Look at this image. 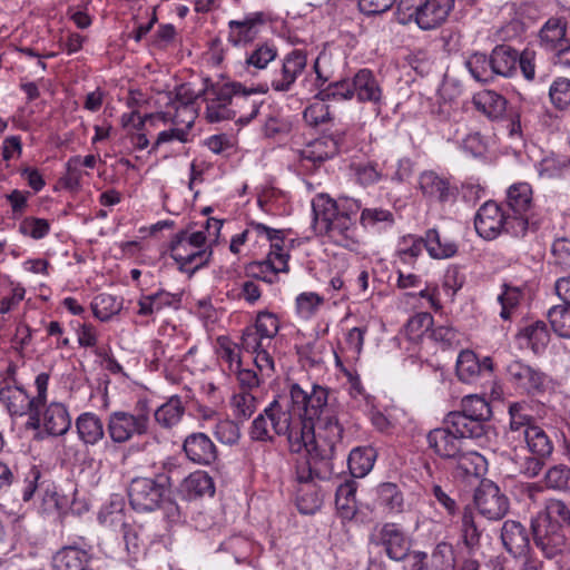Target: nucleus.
I'll return each mask as SVG.
<instances>
[{
  "label": "nucleus",
  "mask_w": 570,
  "mask_h": 570,
  "mask_svg": "<svg viewBox=\"0 0 570 570\" xmlns=\"http://www.w3.org/2000/svg\"><path fill=\"white\" fill-rule=\"evenodd\" d=\"M344 429L337 417V405L328 387L313 384L304 390L289 385L287 395L274 399L250 426V439L273 442L274 435H286L292 453L307 451L313 460H332L342 443Z\"/></svg>",
  "instance_id": "nucleus-1"
},
{
  "label": "nucleus",
  "mask_w": 570,
  "mask_h": 570,
  "mask_svg": "<svg viewBox=\"0 0 570 570\" xmlns=\"http://www.w3.org/2000/svg\"><path fill=\"white\" fill-rule=\"evenodd\" d=\"M314 227L334 244L353 249L360 244L356 224L357 214L363 227H374L381 223L392 226L395 222L391 210L381 207L364 208L358 199L341 196L336 199L321 194L312 203Z\"/></svg>",
  "instance_id": "nucleus-2"
},
{
  "label": "nucleus",
  "mask_w": 570,
  "mask_h": 570,
  "mask_svg": "<svg viewBox=\"0 0 570 570\" xmlns=\"http://www.w3.org/2000/svg\"><path fill=\"white\" fill-rule=\"evenodd\" d=\"M267 87L246 89L240 82H213L204 79V88L198 94L206 102L205 117L209 122L235 120L249 124L259 112L262 100L258 92H266Z\"/></svg>",
  "instance_id": "nucleus-3"
},
{
  "label": "nucleus",
  "mask_w": 570,
  "mask_h": 570,
  "mask_svg": "<svg viewBox=\"0 0 570 570\" xmlns=\"http://www.w3.org/2000/svg\"><path fill=\"white\" fill-rule=\"evenodd\" d=\"M281 328V320L277 314L267 309L256 314L253 324L242 332L243 351L254 355V363L262 375L269 377L275 370L272 353V342Z\"/></svg>",
  "instance_id": "nucleus-4"
},
{
  "label": "nucleus",
  "mask_w": 570,
  "mask_h": 570,
  "mask_svg": "<svg viewBox=\"0 0 570 570\" xmlns=\"http://www.w3.org/2000/svg\"><path fill=\"white\" fill-rule=\"evenodd\" d=\"M501 205L511 217L510 236L522 238L541 227L542 217L534 213L533 191L528 183L512 184Z\"/></svg>",
  "instance_id": "nucleus-5"
},
{
  "label": "nucleus",
  "mask_w": 570,
  "mask_h": 570,
  "mask_svg": "<svg viewBox=\"0 0 570 570\" xmlns=\"http://www.w3.org/2000/svg\"><path fill=\"white\" fill-rule=\"evenodd\" d=\"M206 240L207 235L204 230H180L173 237L169 245L170 257L178 264L180 272L191 276L208 265L213 250L206 245Z\"/></svg>",
  "instance_id": "nucleus-6"
},
{
  "label": "nucleus",
  "mask_w": 570,
  "mask_h": 570,
  "mask_svg": "<svg viewBox=\"0 0 570 570\" xmlns=\"http://www.w3.org/2000/svg\"><path fill=\"white\" fill-rule=\"evenodd\" d=\"M153 410L147 400H139L131 411H115L108 416L107 432L115 443H126L148 433Z\"/></svg>",
  "instance_id": "nucleus-7"
},
{
  "label": "nucleus",
  "mask_w": 570,
  "mask_h": 570,
  "mask_svg": "<svg viewBox=\"0 0 570 570\" xmlns=\"http://www.w3.org/2000/svg\"><path fill=\"white\" fill-rule=\"evenodd\" d=\"M170 478L158 474L155 478H134L128 488L131 508L138 512H153L169 501Z\"/></svg>",
  "instance_id": "nucleus-8"
},
{
  "label": "nucleus",
  "mask_w": 570,
  "mask_h": 570,
  "mask_svg": "<svg viewBox=\"0 0 570 570\" xmlns=\"http://www.w3.org/2000/svg\"><path fill=\"white\" fill-rule=\"evenodd\" d=\"M49 374L39 373L35 379L37 394L30 396L20 385H11L8 380L0 384V403L7 409L11 416H23L36 404H46L49 385Z\"/></svg>",
  "instance_id": "nucleus-9"
},
{
  "label": "nucleus",
  "mask_w": 570,
  "mask_h": 570,
  "mask_svg": "<svg viewBox=\"0 0 570 570\" xmlns=\"http://www.w3.org/2000/svg\"><path fill=\"white\" fill-rule=\"evenodd\" d=\"M453 0H400L399 13L403 21L414 20L422 30L440 27L448 18Z\"/></svg>",
  "instance_id": "nucleus-10"
},
{
  "label": "nucleus",
  "mask_w": 570,
  "mask_h": 570,
  "mask_svg": "<svg viewBox=\"0 0 570 570\" xmlns=\"http://www.w3.org/2000/svg\"><path fill=\"white\" fill-rule=\"evenodd\" d=\"M533 542L547 559H554L570 551L562 524L537 514L530 524Z\"/></svg>",
  "instance_id": "nucleus-11"
},
{
  "label": "nucleus",
  "mask_w": 570,
  "mask_h": 570,
  "mask_svg": "<svg viewBox=\"0 0 570 570\" xmlns=\"http://www.w3.org/2000/svg\"><path fill=\"white\" fill-rule=\"evenodd\" d=\"M199 98V95H187V88L181 86L177 91L176 115L171 118L175 125L185 124L183 128H170L160 131L154 142L151 150H156L160 145L178 140L180 142L189 141V130L195 121L194 100Z\"/></svg>",
  "instance_id": "nucleus-12"
},
{
  "label": "nucleus",
  "mask_w": 570,
  "mask_h": 570,
  "mask_svg": "<svg viewBox=\"0 0 570 570\" xmlns=\"http://www.w3.org/2000/svg\"><path fill=\"white\" fill-rule=\"evenodd\" d=\"M511 217L502 205L488 200L476 210L474 228L476 234L487 240H493L501 234L510 235Z\"/></svg>",
  "instance_id": "nucleus-13"
},
{
  "label": "nucleus",
  "mask_w": 570,
  "mask_h": 570,
  "mask_svg": "<svg viewBox=\"0 0 570 570\" xmlns=\"http://www.w3.org/2000/svg\"><path fill=\"white\" fill-rule=\"evenodd\" d=\"M307 68V53L302 49H294L282 59L281 68L275 70L271 78V88L275 92H289Z\"/></svg>",
  "instance_id": "nucleus-14"
},
{
  "label": "nucleus",
  "mask_w": 570,
  "mask_h": 570,
  "mask_svg": "<svg viewBox=\"0 0 570 570\" xmlns=\"http://www.w3.org/2000/svg\"><path fill=\"white\" fill-rule=\"evenodd\" d=\"M507 376L515 389L529 395L544 392L549 383L546 373L520 360H513L508 364Z\"/></svg>",
  "instance_id": "nucleus-15"
},
{
  "label": "nucleus",
  "mask_w": 570,
  "mask_h": 570,
  "mask_svg": "<svg viewBox=\"0 0 570 570\" xmlns=\"http://www.w3.org/2000/svg\"><path fill=\"white\" fill-rule=\"evenodd\" d=\"M479 512L489 520L502 519L509 510L508 498L491 480H483L474 493Z\"/></svg>",
  "instance_id": "nucleus-16"
},
{
  "label": "nucleus",
  "mask_w": 570,
  "mask_h": 570,
  "mask_svg": "<svg viewBox=\"0 0 570 570\" xmlns=\"http://www.w3.org/2000/svg\"><path fill=\"white\" fill-rule=\"evenodd\" d=\"M411 570H454L456 564L455 550L452 543L440 541L429 556L425 551L411 552Z\"/></svg>",
  "instance_id": "nucleus-17"
},
{
  "label": "nucleus",
  "mask_w": 570,
  "mask_h": 570,
  "mask_svg": "<svg viewBox=\"0 0 570 570\" xmlns=\"http://www.w3.org/2000/svg\"><path fill=\"white\" fill-rule=\"evenodd\" d=\"M267 21L266 13L262 11L249 12L242 19L230 20L228 22V42L234 47L246 46L253 42Z\"/></svg>",
  "instance_id": "nucleus-18"
},
{
  "label": "nucleus",
  "mask_w": 570,
  "mask_h": 570,
  "mask_svg": "<svg viewBox=\"0 0 570 570\" xmlns=\"http://www.w3.org/2000/svg\"><path fill=\"white\" fill-rule=\"evenodd\" d=\"M433 325L431 330V340L439 345L443 351L456 350L463 343V334L454 328L450 324H433V320L430 314L421 313L412 317L407 326L410 328L429 327Z\"/></svg>",
  "instance_id": "nucleus-19"
},
{
  "label": "nucleus",
  "mask_w": 570,
  "mask_h": 570,
  "mask_svg": "<svg viewBox=\"0 0 570 570\" xmlns=\"http://www.w3.org/2000/svg\"><path fill=\"white\" fill-rule=\"evenodd\" d=\"M376 544L384 549L391 560L403 561L409 556L411 557L410 540L397 523L383 524L379 530Z\"/></svg>",
  "instance_id": "nucleus-20"
},
{
  "label": "nucleus",
  "mask_w": 570,
  "mask_h": 570,
  "mask_svg": "<svg viewBox=\"0 0 570 570\" xmlns=\"http://www.w3.org/2000/svg\"><path fill=\"white\" fill-rule=\"evenodd\" d=\"M531 531L520 521L505 520L501 528V541L514 558H527L531 551Z\"/></svg>",
  "instance_id": "nucleus-21"
},
{
  "label": "nucleus",
  "mask_w": 570,
  "mask_h": 570,
  "mask_svg": "<svg viewBox=\"0 0 570 570\" xmlns=\"http://www.w3.org/2000/svg\"><path fill=\"white\" fill-rule=\"evenodd\" d=\"M419 187L423 196L431 202L448 203L456 197V188L449 178L433 170H425L419 177Z\"/></svg>",
  "instance_id": "nucleus-22"
},
{
  "label": "nucleus",
  "mask_w": 570,
  "mask_h": 570,
  "mask_svg": "<svg viewBox=\"0 0 570 570\" xmlns=\"http://www.w3.org/2000/svg\"><path fill=\"white\" fill-rule=\"evenodd\" d=\"M183 450L189 461L199 465H210L218 458V451L210 438L202 432L186 436Z\"/></svg>",
  "instance_id": "nucleus-23"
},
{
  "label": "nucleus",
  "mask_w": 570,
  "mask_h": 570,
  "mask_svg": "<svg viewBox=\"0 0 570 570\" xmlns=\"http://www.w3.org/2000/svg\"><path fill=\"white\" fill-rule=\"evenodd\" d=\"M275 245L274 252H268L267 257L259 262H253L248 265L249 274L266 283L273 284L277 279L278 273H288L289 254H282Z\"/></svg>",
  "instance_id": "nucleus-24"
},
{
  "label": "nucleus",
  "mask_w": 570,
  "mask_h": 570,
  "mask_svg": "<svg viewBox=\"0 0 570 570\" xmlns=\"http://www.w3.org/2000/svg\"><path fill=\"white\" fill-rule=\"evenodd\" d=\"M92 559V546L69 544L60 549L52 558L53 570H88L85 566Z\"/></svg>",
  "instance_id": "nucleus-25"
},
{
  "label": "nucleus",
  "mask_w": 570,
  "mask_h": 570,
  "mask_svg": "<svg viewBox=\"0 0 570 570\" xmlns=\"http://www.w3.org/2000/svg\"><path fill=\"white\" fill-rule=\"evenodd\" d=\"M426 440L429 448L440 458L453 459L460 454L462 438L445 424L430 431Z\"/></svg>",
  "instance_id": "nucleus-26"
},
{
  "label": "nucleus",
  "mask_w": 570,
  "mask_h": 570,
  "mask_svg": "<svg viewBox=\"0 0 570 570\" xmlns=\"http://www.w3.org/2000/svg\"><path fill=\"white\" fill-rule=\"evenodd\" d=\"M351 88L353 89V98L360 102L380 104L383 97L381 85L367 68L360 69L352 78Z\"/></svg>",
  "instance_id": "nucleus-27"
},
{
  "label": "nucleus",
  "mask_w": 570,
  "mask_h": 570,
  "mask_svg": "<svg viewBox=\"0 0 570 570\" xmlns=\"http://www.w3.org/2000/svg\"><path fill=\"white\" fill-rule=\"evenodd\" d=\"M340 150L338 139L332 136H322L308 142L301 151V161L306 166H318L330 158H333Z\"/></svg>",
  "instance_id": "nucleus-28"
},
{
  "label": "nucleus",
  "mask_w": 570,
  "mask_h": 570,
  "mask_svg": "<svg viewBox=\"0 0 570 570\" xmlns=\"http://www.w3.org/2000/svg\"><path fill=\"white\" fill-rule=\"evenodd\" d=\"M42 428L51 436L65 435L71 428V416L66 404L49 403L42 412Z\"/></svg>",
  "instance_id": "nucleus-29"
},
{
  "label": "nucleus",
  "mask_w": 570,
  "mask_h": 570,
  "mask_svg": "<svg viewBox=\"0 0 570 570\" xmlns=\"http://www.w3.org/2000/svg\"><path fill=\"white\" fill-rule=\"evenodd\" d=\"M444 424L453 429L462 439L475 440L483 438L489 428L485 422L456 411L450 412L445 416Z\"/></svg>",
  "instance_id": "nucleus-30"
},
{
  "label": "nucleus",
  "mask_w": 570,
  "mask_h": 570,
  "mask_svg": "<svg viewBox=\"0 0 570 570\" xmlns=\"http://www.w3.org/2000/svg\"><path fill=\"white\" fill-rule=\"evenodd\" d=\"M493 75L510 78L518 71L520 52L509 45L495 46L490 55Z\"/></svg>",
  "instance_id": "nucleus-31"
},
{
  "label": "nucleus",
  "mask_w": 570,
  "mask_h": 570,
  "mask_svg": "<svg viewBox=\"0 0 570 570\" xmlns=\"http://www.w3.org/2000/svg\"><path fill=\"white\" fill-rule=\"evenodd\" d=\"M179 493L186 500H195L205 495H214L215 483L205 471H195L186 476L179 485Z\"/></svg>",
  "instance_id": "nucleus-32"
},
{
  "label": "nucleus",
  "mask_w": 570,
  "mask_h": 570,
  "mask_svg": "<svg viewBox=\"0 0 570 570\" xmlns=\"http://www.w3.org/2000/svg\"><path fill=\"white\" fill-rule=\"evenodd\" d=\"M99 519L100 522L104 524H112L115 522H120L122 539L127 552L134 556L140 552V549L144 546V540L141 539V525L122 522L121 511H118L116 514L110 513V515L101 513L99 515Z\"/></svg>",
  "instance_id": "nucleus-33"
},
{
  "label": "nucleus",
  "mask_w": 570,
  "mask_h": 570,
  "mask_svg": "<svg viewBox=\"0 0 570 570\" xmlns=\"http://www.w3.org/2000/svg\"><path fill=\"white\" fill-rule=\"evenodd\" d=\"M78 438L87 445H95L105 436V428L101 419L92 413H81L76 419Z\"/></svg>",
  "instance_id": "nucleus-34"
},
{
  "label": "nucleus",
  "mask_w": 570,
  "mask_h": 570,
  "mask_svg": "<svg viewBox=\"0 0 570 570\" xmlns=\"http://www.w3.org/2000/svg\"><path fill=\"white\" fill-rule=\"evenodd\" d=\"M475 109L491 120L501 119L507 109V99L493 90H483L473 97Z\"/></svg>",
  "instance_id": "nucleus-35"
},
{
  "label": "nucleus",
  "mask_w": 570,
  "mask_h": 570,
  "mask_svg": "<svg viewBox=\"0 0 570 570\" xmlns=\"http://www.w3.org/2000/svg\"><path fill=\"white\" fill-rule=\"evenodd\" d=\"M376 504L387 514L401 513L404 509V498L399 485L393 482H383L375 489Z\"/></svg>",
  "instance_id": "nucleus-36"
},
{
  "label": "nucleus",
  "mask_w": 570,
  "mask_h": 570,
  "mask_svg": "<svg viewBox=\"0 0 570 570\" xmlns=\"http://www.w3.org/2000/svg\"><path fill=\"white\" fill-rule=\"evenodd\" d=\"M356 490L357 483L354 480H346L336 489V509L340 515L345 520H352L357 512Z\"/></svg>",
  "instance_id": "nucleus-37"
},
{
  "label": "nucleus",
  "mask_w": 570,
  "mask_h": 570,
  "mask_svg": "<svg viewBox=\"0 0 570 570\" xmlns=\"http://www.w3.org/2000/svg\"><path fill=\"white\" fill-rule=\"evenodd\" d=\"M423 239L428 254L434 259L451 258L458 253V244L453 240L442 239L435 228L428 229Z\"/></svg>",
  "instance_id": "nucleus-38"
},
{
  "label": "nucleus",
  "mask_w": 570,
  "mask_h": 570,
  "mask_svg": "<svg viewBox=\"0 0 570 570\" xmlns=\"http://www.w3.org/2000/svg\"><path fill=\"white\" fill-rule=\"evenodd\" d=\"M524 441L531 454L547 460L551 456L554 445L547 432L539 425L524 430Z\"/></svg>",
  "instance_id": "nucleus-39"
},
{
  "label": "nucleus",
  "mask_w": 570,
  "mask_h": 570,
  "mask_svg": "<svg viewBox=\"0 0 570 570\" xmlns=\"http://www.w3.org/2000/svg\"><path fill=\"white\" fill-rule=\"evenodd\" d=\"M278 50L275 45L271 42H262L246 55L245 68L248 72L255 73L256 71L264 70L268 63L277 58Z\"/></svg>",
  "instance_id": "nucleus-40"
},
{
  "label": "nucleus",
  "mask_w": 570,
  "mask_h": 570,
  "mask_svg": "<svg viewBox=\"0 0 570 570\" xmlns=\"http://www.w3.org/2000/svg\"><path fill=\"white\" fill-rule=\"evenodd\" d=\"M519 337L525 341L534 354L542 353L550 342V333L543 321L533 322L524 326Z\"/></svg>",
  "instance_id": "nucleus-41"
},
{
  "label": "nucleus",
  "mask_w": 570,
  "mask_h": 570,
  "mask_svg": "<svg viewBox=\"0 0 570 570\" xmlns=\"http://www.w3.org/2000/svg\"><path fill=\"white\" fill-rule=\"evenodd\" d=\"M423 249H425L423 237L407 234L399 239L395 256L402 264L414 266Z\"/></svg>",
  "instance_id": "nucleus-42"
},
{
  "label": "nucleus",
  "mask_w": 570,
  "mask_h": 570,
  "mask_svg": "<svg viewBox=\"0 0 570 570\" xmlns=\"http://www.w3.org/2000/svg\"><path fill=\"white\" fill-rule=\"evenodd\" d=\"M323 497L315 482H307L296 488V505L303 514H314L321 509Z\"/></svg>",
  "instance_id": "nucleus-43"
},
{
  "label": "nucleus",
  "mask_w": 570,
  "mask_h": 570,
  "mask_svg": "<svg viewBox=\"0 0 570 570\" xmlns=\"http://www.w3.org/2000/svg\"><path fill=\"white\" fill-rule=\"evenodd\" d=\"M540 43L546 50L554 51L568 40L566 38V23L560 19L551 18L540 30Z\"/></svg>",
  "instance_id": "nucleus-44"
},
{
  "label": "nucleus",
  "mask_w": 570,
  "mask_h": 570,
  "mask_svg": "<svg viewBox=\"0 0 570 570\" xmlns=\"http://www.w3.org/2000/svg\"><path fill=\"white\" fill-rule=\"evenodd\" d=\"M508 413L510 416L509 426L512 432L524 434V430L537 425L531 405L525 401L510 403Z\"/></svg>",
  "instance_id": "nucleus-45"
},
{
  "label": "nucleus",
  "mask_w": 570,
  "mask_h": 570,
  "mask_svg": "<svg viewBox=\"0 0 570 570\" xmlns=\"http://www.w3.org/2000/svg\"><path fill=\"white\" fill-rule=\"evenodd\" d=\"M185 413V407L179 396H171L166 403L160 405L155 412L156 422L165 428L170 429L178 424Z\"/></svg>",
  "instance_id": "nucleus-46"
},
{
  "label": "nucleus",
  "mask_w": 570,
  "mask_h": 570,
  "mask_svg": "<svg viewBox=\"0 0 570 570\" xmlns=\"http://www.w3.org/2000/svg\"><path fill=\"white\" fill-rule=\"evenodd\" d=\"M374 461L375 451L372 448H356L352 450L347 460L352 476H365L372 470Z\"/></svg>",
  "instance_id": "nucleus-47"
},
{
  "label": "nucleus",
  "mask_w": 570,
  "mask_h": 570,
  "mask_svg": "<svg viewBox=\"0 0 570 570\" xmlns=\"http://www.w3.org/2000/svg\"><path fill=\"white\" fill-rule=\"evenodd\" d=\"M456 376L463 383H472L480 376V360L471 350H462L456 358Z\"/></svg>",
  "instance_id": "nucleus-48"
},
{
  "label": "nucleus",
  "mask_w": 570,
  "mask_h": 570,
  "mask_svg": "<svg viewBox=\"0 0 570 570\" xmlns=\"http://www.w3.org/2000/svg\"><path fill=\"white\" fill-rule=\"evenodd\" d=\"M242 344H237L230 337L222 335L216 338V353L227 364L229 372L242 366Z\"/></svg>",
  "instance_id": "nucleus-49"
},
{
  "label": "nucleus",
  "mask_w": 570,
  "mask_h": 570,
  "mask_svg": "<svg viewBox=\"0 0 570 570\" xmlns=\"http://www.w3.org/2000/svg\"><path fill=\"white\" fill-rule=\"evenodd\" d=\"M460 533L461 541L470 553L479 549L481 531L476 527L473 512L470 509H464L462 513Z\"/></svg>",
  "instance_id": "nucleus-50"
},
{
  "label": "nucleus",
  "mask_w": 570,
  "mask_h": 570,
  "mask_svg": "<svg viewBox=\"0 0 570 570\" xmlns=\"http://www.w3.org/2000/svg\"><path fill=\"white\" fill-rule=\"evenodd\" d=\"M469 417H475L483 422H488L492 416L490 404L485 399L479 395H466L461 401V410L458 411Z\"/></svg>",
  "instance_id": "nucleus-51"
},
{
  "label": "nucleus",
  "mask_w": 570,
  "mask_h": 570,
  "mask_svg": "<svg viewBox=\"0 0 570 570\" xmlns=\"http://www.w3.org/2000/svg\"><path fill=\"white\" fill-rule=\"evenodd\" d=\"M96 164L95 155H87L83 158L79 155L70 157L66 163V184L70 187L79 186L83 175L81 167L94 168Z\"/></svg>",
  "instance_id": "nucleus-52"
},
{
  "label": "nucleus",
  "mask_w": 570,
  "mask_h": 570,
  "mask_svg": "<svg viewBox=\"0 0 570 570\" xmlns=\"http://www.w3.org/2000/svg\"><path fill=\"white\" fill-rule=\"evenodd\" d=\"M471 76L480 82H489L494 79L490 56L475 52L465 61Z\"/></svg>",
  "instance_id": "nucleus-53"
},
{
  "label": "nucleus",
  "mask_w": 570,
  "mask_h": 570,
  "mask_svg": "<svg viewBox=\"0 0 570 570\" xmlns=\"http://www.w3.org/2000/svg\"><path fill=\"white\" fill-rule=\"evenodd\" d=\"M355 180L366 187L379 183L383 178L382 170L374 161H358L351 165Z\"/></svg>",
  "instance_id": "nucleus-54"
},
{
  "label": "nucleus",
  "mask_w": 570,
  "mask_h": 570,
  "mask_svg": "<svg viewBox=\"0 0 570 570\" xmlns=\"http://www.w3.org/2000/svg\"><path fill=\"white\" fill-rule=\"evenodd\" d=\"M91 308L95 317L106 322L120 312L121 302L115 296L104 293L94 298Z\"/></svg>",
  "instance_id": "nucleus-55"
},
{
  "label": "nucleus",
  "mask_w": 570,
  "mask_h": 570,
  "mask_svg": "<svg viewBox=\"0 0 570 570\" xmlns=\"http://www.w3.org/2000/svg\"><path fill=\"white\" fill-rule=\"evenodd\" d=\"M453 459L456 460L458 469L465 475L479 476L485 472L487 461L484 456L478 452H462L460 450V454Z\"/></svg>",
  "instance_id": "nucleus-56"
},
{
  "label": "nucleus",
  "mask_w": 570,
  "mask_h": 570,
  "mask_svg": "<svg viewBox=\"0 0 570 570\" xmlns=\"http://www.w3.org/2000/svg\"><path fill=\"white\" fill-rule=\"evenodd\" d=\"M548 320L554 333L564 338H570V306L556 305L548 311Z\"/></svg>",
  "instance_id": "nucleus-57"
},
{
  "label": "nucleus",
  "mask_w": 570,
  "mask_h": 570,
  "mask_svg": "<svg viewBox=\"0 0 570 570\" xmlns=\"http://www.w3.org/2000/svg\"><path fill=\"white\" fill-rule=\"evenodd\" d=\"M232 406L234 409L235 417L246 421L256 412L257 400L249 391L243 390L234 394L232 399Z\"/></svg>",
  "instance_id": "nucleus-58"
},
{
  "label": "nucleus",
  "mask_w": 570,
  "mask_h": 570,
  "mask_svg": "<svg viewBox=\"0 0 570 570\" xmlns=\"http://www.w3.org/2000/svg\"><path fill=\"white\" fill-rule=\"evenodd\" d=\"M51 229L50 222L35 216L24 217L19 224V233L24 237L39 240L45 238Z\"/></svg>",
  "instance_id": "nucleus-59"
},
{
  "label": "nucleus",
  "mask_w": 570,
  "mask_h": 570,
  "mask_svg": "<svg viewBox=\"0 0 570 570\" xmlns=\"http://www.w3.org/2000/svg\"><path fill=\"white\" fill-rule=\"evenodd\" d=\"M544 484L554 491L570 490V468L566 464L551 466L544 474Z\"/></svg>",
  "instance_id": "nucleus-60"
},
{
  "label": "nucleus",
  "mask_w": 570,
  "mask_h": 570,
  "mask_svg": "<svg viewBox=\"0 0 570 570\" xmlns=\"http://www.w3.org/2000/svg\"><path fill=\"white\" fill-rule=\"evenodd\" d=\"M570 168V158L567 156L551 155L539 164V175L547 178H557Z\"/></svg>",
  "instance_id": "nucleus-61"
},
{
  "label": "nucleus",
  "mask_w": 570,
  "mask_h": 570,
  "mask_svg": "<svg viewBox=\"0 0 570 570\" xmlns=\"http://www.w3.org/2000/svg\"><path fill=\"white\" fill-rule=\"evenodd\" d=\"M323 304L324 297L314 292L301 293L295 299L296 312L305 320L314 316Z\"/></svg>",
  "instance_id": "nucleus-62"
},
{
  "label": "nucleus",
  "mask_w": 570,
  "mask_h": 570,
  "mask_svg": "<svg viewBox=\"0 0 570 570\" xmlns=\"http://www.w3.org/2000/svg\"><path fill=\"white\" fill-rule=\"evenodd\" d=\"M352 79H342L330 82L318 92L320 98L324 100H350L353 98V89L351 88Z\"/></svg>",
  "instance_id": "nucleus-63"
},
{
  "label": "nucleus",
  "mask_w": 570,
  "mask_h": 570,
  "mask_svg": "<svg viewBox=\"0 0 570 570\" xmlns=\"http://www.w3.org/2000/svg\"><path fill=\"white\" fill-rule=\"evenodd\" d=\"M549 96L553 106L560 110L570 107V80L557 78L550 86Z\"/></svg>",
  "instance_id": "nucleus-64"
}]
</instances>
